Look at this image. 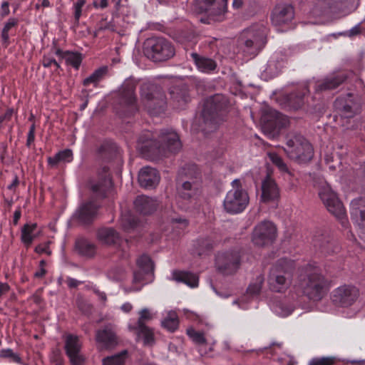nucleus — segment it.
<instances>
[{
    "instance_id": "nucleus-64",
    "label": "nucleus",
    "mask_w": 365,
    "mask_h": 365,
    "mask_svg": "<svg viewBox=\"0 0 365 365\" xmlns=\"http://www.w3.org/2000/svg\"><path fill=\"white\" fill-rule=\"evenodd\" d=\"M132 308L133 307L131 304L128 302L123 304L120 307L121 310L125 313H128L132 309Z\"/></svg>"
},
{
    "instance_id": "nucleus-7",
    "label": "nucleus",
    "mask_w": 365,
    "mask_h": 365,
    "mask_svg": "<svg viewBox=\"0 0 365 365\" xmlns=\"http://www.w3.org/2000/svg\"><path fill=\"white\" fill-rule=\"evenodd\" d=\"M140 96L144 107L151 115H159L164 111L166 100L159 86L150 82L143 83L140 86Z\"/></svg>"
},
{
    "instance_id": "nucleus-46",
    "label": "nucleus",
    "mask_w": 365,
    "mask_h": 365,
    "mask_svg": "<svg viewBox=\"0 0 365 365\" xmlns=\"http://www.w3.org/2000/svg\"><path fill=\"white\" fill-rule=\"evenodd\" d=\"M268 157L282 173H290L289 168L282 158L275 153H269Z\"/></svg>"
},
{
    "instance_id": "nucleus-20",
    "label": "nucleus",
    "mask_w": 365,
    "mask_h": 365,
    "mask_svg": "<svg viewBox=\"0 0 365 365\" xmlns=\"http://www.w3.org/2000/svg\"><path fill=\"white\" fill-rule=\"evenodd\" d=\"M139 319L135 327L130 326V329L136 331L138 338H142L145 345L151 344L153 342V333L150 329L145 326V322L152 318L151 314L147 308L143 309L139 312Z\"/></svg>"
},
{
    "instance_id": "nucleus-62",
    "label": "nucleus",
    "mask_w": 365,
    "mask_h": 365,
    "mask_svg": "<svg viewBox=\"0 0 365 365\" xmlns=\"http://www.w3.org/2000/svg\"><path fill=\"white\" fill-rule=\"evenodd\" d=\"M16 24L17 21L14 19H9V21L5 24L3 29L9 31L11 28L15 26Z\"/></svg>"
},
{
    "instance_id": "nucleus-39",
    "label": "nucleus",
    "mask_w": 365,
    "mask_h": 365,
    "mask_svg": "<svg viewBox=\"0 0 365 365\" xmlns=\"http://www.w3.org/2000/svg\"><path fill=\"white\" fill-rule=\"evenodd\" d=\"M36 228V224H26L21 229V241L26 247H29L36 238V235L34 231Z\"/></svg>"
},
{
    "instance_id": "nucleus-19",
    "label": "nucleus",
    "mask_w": 365,
    "mask_h": 365,
    "mask_svg": "<svg viewBox=\"0 0 365 365\" xmlns=\"http://www.w3.org/2000/svg\"><path fill=\"white\" fill-rule=\"evenodd\" d=\"M65 350L72 365H83L84 358L81 354V342L77 336L68 334L65 339Z\"/></svg>"
},
{
    "instance_id": "nucleus-33",
    "label": "nucleus",
    "mask_w": 365,
    "mask_h": 365,
    "mask_svg": "<svg viewBox=\"0 0 365 365\" xmlns=\"http://www.w3.org/2000/svg\"><path fill=\"white\" fill-rule=\"evenodd\" d=\"M284 66V58L279 53H275L268 61L264 71L270 77H274L281 71Z\"/></svg>"
},
{
    "instance_id": "nucleus-53",
    "label": "nucleus",
    "mask_w": 365,
    "mask_h": 365,
    "mask_svg": "<svg viewBox=\"0 0 365 365\" xmlns=\"http://www.w3.org/2000/svg\"><path fill=\"white\" fill-rule=\"evenodd\" d=\"M50 242H46L44 243L40 244L35 248V252L38 254H46L47 255H50L51 254V251L49 249Z\"/></svg>"
},
{
    "instance_id": "nucleus-58",
    "label": "nucleus",
    "mask_w": 365,
    "mask_h": 365,
    "mask_svg": "<svg viewBox=\"0 0 365 365\" xmlns=\"http://www.w3.org/2000/svg\"><path fill=\"white\" fill-rule=\"evenodd\" d=\"M35 140V125L32 124L29 128L27 136L26 145L29 147Z\"/></svg>"
},
{
    "instance_id": "nucleus-14",
    "label": "nucleus",
    "mask_w": 365,
    "mask_h": 365,
    "mask_svg": "<svg viewBox=\"0 0 365 365\" xmlns=\"http://www.w3.org/2000/svg\"><path fill=\"white\" fill-rule=\"evenodd\" d=\"M138 81L133 78H127L119 91L120 103L125 108V115L130 116L138 110L135 90Z\"/></svg>"
},
{
    "instance_id": "nucleus-45",
    "label": "nucleus",
    "mask_w": 365,
    "mask_h": 365,
    "mask_svg": "<svg viewBox=\"0 0 365 365\" xmlns=\"http://www.w3.org/2000/svg\"><path fill=\"white\" fill-rule=\"evenodd\" d=\"M107 72V67H101L96 70L91 76L83 80V85L88 86L90 84L98 83Z\"/></svg>"
},
{
    "instance_id": "nucleus-18",
    "label": "nucleus",
    "mask_w": 365,
    "mask_h": 365,
    "mask_svg": "<svg viewBox=\"0 0 365 365\" xmlns=\"http://www.w3.org/2000/svg\"><path fill=\"white\" fill-rule=\"evenodd\" d=\"M227 0H201L200 9L214 21H222L227 11Z\"/></svg>"
},
{
    "instance_id": "nucleus-48",
    "label": "nucleus",
    "mask_w": 365,
    "mask_h": 365,
    "mask_svg": "<svg viewBox=\"0 0 365 365\" xmlns=\"http://www.w3.org/2000/svg\"><path fill=\"white\" fill-rule=\"evenodd\" d=\"M212 245H213V242L210 238L200 240L197 242V254L199 255H202L206 251L212 249Z\"/></svg>"
},
{
    "instance_id": "nucleus-60",
    "label": "nucleus",
    "mask_w": 365,
    "mask_h": 365,
    "mask_svg": "<svg viewBox=\"0 0 365 365\" xmlns=\"http://www.w3.org/2000/svg\"><path fill=\"white\" fill-rule=\"evenodd\" d=\"M10 289V287L7 283L0 282V297L7 293Z\"/></svg>"
},
{
    "instance_id": "nucleus-11",
    "label": "nucleus",
    "mask_w": 365,
    "mask_h": 365,
    "mask_svg": "<svg viewBox=\"0 0 365 365\" xmlns=\"http://www.w3.org/2000/svg\"><path fill=\"white\" fill-rule=\"evenodd\" d=\"M232 187L226 195L223 205L226 212L237 214L246 208L249 203V197L247 192L242 188L240 180H234Z\"/></svg>"
},
{
    "instance_id": "nucleus-32",
    "label": "nucleus",
    "mask_w": 365,
    "mask_h": 365,
    "mask_svg": "<svg viewBox=\"0 0 365 365\" xmlns=\"http://www.w3.org/2000/svg\"><path fill=\"white\" fill-rule=\"evenodd\" d=\"M309 92L307 85L304 84L300 89L288 94L286 97L287 105L292 109H299L304 103V98Z\"/></svg>"
},
{
    "instance_id": "nucleus-25",
    "label": "nucleus",
    "mask_w": 365,
    "mask_h": 365,
    "mask_svg": "<svg viewBox=\"0 0 365 365\" xmlns=\"http://www.w3.org/2000/svg\"><path fill=\"white\" fill-rule=\"evenodd\" d=\"M294 16V9L291 5H278L273 11L272 21L276 26L287 24L293 19Z\"/></svg>"
},
{
    "instance_id": "nucleus-51",
    "label": "nucleus",
    "mask_w": 365,
    "mask_h": 365,
    "mask_svg": "<svg viewBox=\"0 0 365 365\" xmlns=\"http://www.w3.org/2000/svg\"><path fill=\"white\" fill-rule=\"evenodd\" d=\"M334 363L333 358L322 357L320 359H312L309 365H331Z\"/></svg>"
},
{
    "instance_id": "nucleus-28",
    "label": "nucleus",
    "mask_w": 365,
    "mask_h": 365,
    "mask_svg": "<svg viewBox=\"0 0 365 365\" xmlns=\"http://www.w3.org/2000/svg\"><path fill=\"white\" fill-rule=\"evenodd\" d=\"M264 282V277L262 275H258L256 278V282L252 283L247 288V295L242 297L240 299L233 301V304H237L240 309H247V301L250 297H255L260 292L262 284Z\"/></svg>"
},
{
    "instance_id": "nucleus-2",
    "label": "nucleus",
    "mask_w": 365,
    "mask_h": 365,
    "mask_svg": "<svg viewBox=\"0 0 365 365\" xmlns=\"http://www.w3.org/2000/svg\"><path fill=\"white\" fill-rule=\"evenodd\" d=\"M228 101L222 94H216L207 98L202 111L201 130L207 133L215 130L225 120L227 112Z\"/></svg>"
},
{
    "instance_id": "nucleus-35",
    "label": "nucleus",
    "mask_w": 365,
    "mask_h": 365,
    "mask_svg": "<svg viewBox=\"0 0 365 365\" xmlns=\"http://www.w3.org/2000/svg\"><path fill=\"white\" fill-rule=\"evenodd\" d=\"M191 56L198 70L203 73H210L217 66L215 61L211 58L200 56L197 53H192Z\"/></svg>"
},
{
    "instance_id": "nucleus-17",
    "label": "nucleus",
    "mask_w": 365,
    "mask_h": 365,
    "mask_svg": "<svg viewBox=\"0 0 365 365\" xmlns=\"http://www.w3.org/2000/svg\"><path fill=\"white\" fill-rule=\"evenodd\" d=\"M359 290L352 285L344 284L335 289L331 294L333 303L339 307L351 306L359 297Z\"/></svg>"
},
{
    "instance_id": "nucleus-13",
    "label": "nucleus",
    "mask_w": 365,
    "mask_h": 365,
    "mask_svg": "<svg viewBox=\"0 0 365 365\" xmlns=\"http://www.w3.org/2000/svg\"><path fill=\"white\" fill-rule=\"evenodd\" d=\"M138 269L133 273L132 290L139 291L144 284L153 279V264L151 259L146 255H141L136 261Z\"/></svg>"
},
{
    "instance_id": "nucleus-23",
    "label": "nucleus",
    "mask_w": 365,
    "mask_h": 365,
    "mask_svg": "<svg viewBox=\"0 0 365 365\" xmlns=\"http://www.w3.org/2000/svg\"><path fill=\"white\" fill-rule=\"evenodd\" d=\"M98 205L92 201L81 203L73 217L82 224L91 222L97 215Z\"/></svg>"
},
{
    "instance_id": "nucleus-57",
    "label": "nucleus",
    "mask_w": 365,
    "mask_h": 365,
    "mask_svg": "<svg viewBox=\"0 0 365 365\" xmlns=\"http://www.w3.org/2000/svg\"><path fill=\"white\" fill-rule=\"evenodd\" d=\"M42 65L45 68H48L51 66L52 65H54L56 66L57 68H60L59 63L54 59L51 58L44 57L42 61Z\"/></svg>"
},
{
    "instance_id": "nucleus-26",
    "label": "nucleus",
    "mask_w": 365,
    "mask_h": 365,
    "mask_svg": "<svg viewBox=\"0 0 365 365\" xmlns=\"http://www.w3.org/2000/svg\"><path fill=\"white\" fill-rule=\"evenodd\" d=\"M279 197V189L275 181L267 176L262 183L261 199L264 202H274Z\"/></svg>"
},
{
    "instance_id": "nucleus-61",
    "label": "nucleus",
    "mask_w": 365,
    "mask_h": 365,
    "mask_svg": "<svg viewBox=\"0 0 365 365\" xmlns=\"http://www.w3.org/2000/svg\"><path fill=\"white\" fill-rule=\"evenodd\" d=\"M9 13V3L6 1H4L1 4V16H6Z\"/></svg>"
},
{
    "instance_id": "nucleus-15",
    "label": "nucleus",
    "mask_w": 365,
    "mask_h": 365,
    "mask_svg": "<svg viewBox=\"0 0 365 365\" xmlns=\"http://www.w3.org/2000/svg\"><path fill=\"white\" fill-rule=\"evenodd\" d=\"M277 237V228L270 221L264 220L257 224L252 232V241L259 247L271 245Z\"/></svg>"
},
{
    "instance_id": "nucleus-16",
    "label": "nucleus",
    "mask_w": 365,
    "mask_h": 365,
    "mask_svg": "<svg viewBox=\"0 0 365 365\" xmlns=\"http://www.w3.org/2000/svg\"><path fill=\"white\" fill-rule=\"evenodd\" d=\"M240 262V257L237 251L219 253L215 259L217 269L224 275L235 273L239 269Z\"/></svg>"
},
{
    "instance_id": "nucleus-34",
    "label": "nucleus",
    "mask_w": 365,
    "mask_h": 365,
    "mask_svg": "<svg viewBox=\"0 0 365 365\" xmlns=\"http://www.w3.org/2000/svg\"><path fill=\"white\" fill-rule=\"evenodd\" d=\"M54 53L60 58L61 60H65L68 65H71L76 69L78 68L81 63L82 57L78 53L71 52L68 51H64L60 48L56 49Z\"/></svg>"
},
{
    "instance_id": "nucleus-4",
    "label": "nucleus",
    "mask_w": 365,
    "mask_h": 365,
    "mask_svg": "<svg viewBox=\"0 0 365 365\" xmlns=\"http://www.w3.org/2000/svg\"><path fill=\"white\" fill-rule=\"evenodd\" d=\"M267 29L263 23L255 24L244 29L238 39L240 51L245 56L254 57L267 43Z\"/></svg>"
},
{
    "instance_id": "nucleus-42",
    "label": "nucleus",
    "mask_w": 365,
    "mask_h": 365,
    "mask_svg": "<svg viewBox=\"0 0 365 365\" xmlns=\"http://www.w3.org/2000/svg\"><path fill=\"white\" fill-rule=\"evenodd\" d=\"M120 225L125 232H130L138 227V221L130 212H126L121 216Z\"/></svg>"
},
{
    "instance_id": "nucleus-12",
    "label": "nucleus",
    "mask_w": 365,
    "mask_h": 365,
    "mask_svg": "<svg viewBox=\"0 0 365 365\" xmlns=\"http://www.w3.org/2000/svg\"><path fill=\"white\" fill-rule=\"evenodd\" d=\"M289 123L287 117L276 110L267 108L261 117L262 130L269 138H274Z\"/></svg>"
},
{
    "instance_id": "nucleus-52",
    "label": "nucleus",
    "mask_w": 365,
    "mask_h": 365,
    "mask_svg": "<svg viewBox=\"0 0 365 365\" xmlns=\"http://www.w3.org/2000/svg\"><path fill=\"white\" fill-rule=\"evenodd\" d=\"M0 356L4 358H10L15 362H19L20 358L18 355L14 354L10 349H3L0 351Z\"/></svg>"
},
{
    "instance_id": "nucleus-24",
    "label": "nucleus",
    "mask_w": 365,
    "mask_h": 365,
    "mask_svg": "<svg viewBox=\"0 0 365 365\" xmlns=\"http://www.w3.org/2000/svg\"><path fill=\"white\" fill-rule=\"evenodd\" d=\"M158 171L150 166H145L140 169L138 173V182L141 187L145 188H153L160 182Z\"/></svg>"
},
{
    "instance_id": "nucleus-37",
    "label": "nucleus",
    "mask_w": 365,
    "mask_h": 365,
    "mask_svg": "<svg viewBox=\"0 0 365 365\" xmlns=\"http://www.w3.org/2000/svg\"><path fill=\"white\" fill-rule=\"evenodd\" d=\"M76 250L82 256L91 257L96 253V246L85 238H79L76 241Z\"/></svg>"
},
{
    "instance_id": "nucleus-63",
    "label": "nucleus",
    "mask_w": 365,
    "mask_h": 365,
    "mask_svg": "<svg viewBox=\"0 0 365 365\" xmlns=\"http://www.w3.org/2000/svg\"><path fill=\"white\" fill-rule=\"evenodd\" d=\"M93 5L95 8L100 7L101 9H104L108 6V0H101L99 4H98L97 2H94Z\"/></svg>"
},
{
    "instance_id": "nucleus-50",
    "label": "nucleus",
    "mask_w": 365,
    "mask_h": 365,
    "mask_svg": "<svg viewBox=\"0 0 365 365\" xmlns=\"http://www.w3.org/2000/svg\"><path fill=\"white\" fill-rule=\"evenodd\" d=\"M187 333L188 336L193 340V341L197 344H203L206 340L202 333L196 331L191 329H187Z\"/></svg>"
},
{
    "instance_id": "nucleus-22",
    "label": "nucleus",
    "mask_w": 365,
    "mask_h": 365,
    "mask_svg": "<svg viewBox=\"0 0 365 365\" xmlns=\"http://www.w3.org/2000/svg\"><path fill=\"white\" fill-rule=\"evenodd\" d=\"M96 339L99 347L103 349H112L118 344L114 326L111 324H106L102 329L98 330Z\"/></svg>"
},
{
    "instance_id": "nucleus-44",
    "label": "nucleus",
    "mask_w": 365,
    "mask_h": 365,
    "mask_svg": "<svg viewBox=\"0 0 365 365\" xmlns=\"http://www.w3.org/2000/svg\"><path fill=\"white\" fill-rule=\"evenodd\" d=\"M162 326L170 331H174L178 327V318L175 312L170 311L161 322Z\"/></svg>"
},
{
    "instance_id": "nucleus-47",
    "label": "nucleus",
    "mask_w": 365,
    "mask_h": 365,
    "mask_svg": "<svg viewBox=\"0 0 365 365\" xmlns=\"http://www.w3.org/2000/svg\"><path fill=\"white\" fill-rule=\"evenodd\" d=\"M126 351L104 359L103 365H123Z\"/></svg>"
},
{
    "instance_id": "nucleus-29",
    "label": "nucleus",
    "mask_w": 365,
    "mask_h": 365,
    "mask_svg": "<svg viewBox=\"0 0 365 365\" xmlns=\"http://www.w3.org/2000/svg\"><path fill=\"white\" fill-rule=\"evenodd\" d=\"M351 95L348 94V99L339 98L334 102V107L338 110L339 115L344 118H352L355 114L354 103L350 99Z\"/></svg>"
},
{
    "instance_id": "nucleus-3",
    "label": "nucleus",
    "mask_w": 365,
    "mask_h": 365,
    "mask_svg": "<svg viewBox=\"0 0 365 365\" xmlns=\"http://www.w3.org/2000/svg\"><path fill=\"white\" fill-rule=\"evenodd\" d=\"M298 287L309 299L320 300L326 293V280L319 267L307 264L299 270Z\"/></svg>"
},
{
    "instance_id": "nucleus-5",
    "label": "nucleus",
    "mask_w": 365,
    "mask_h": 365,
    "mask_svg": "<svg viewBox=\"0 0 365 365\" xmlns=\"http://www.w3.org/2000/svg\"><path fill=\"white\" fill-rule=\"evenodd\" d=\"M179 195L185 200L196 197L201 187V177L196 165H188L182 168L177 180Z\"/></svg>"
},
{
    "instance_id": "nucleus-27",
    "label": "nucleus",
    "mask_w": 365,
    "mask_h": 365,
    "mask_svg": "<svg viewBox=\"0 0 365 365\" xmlns=\"http://www.w3.org/2000/svg\"><path fill=\"white\" fill-rule=\"evenodd\" d=\"M345 79L346 76L344 73H334L327 76L322 81H317L315 85V89L317 91L331 90L341 84Z\"/></svg>"
},
{
    "instance_id": "nucleus-1",
    "label": "nucleus",
    "mask_w": 365,
    "mask_h": 365,
    "mask_svg": "<svg viewBox=\"0 0 365 365\" xmlns=\"http://www.w3.org/2000/svg\"><path fill=\"white\" fill-rule=\"evenodd\" d=\"M181 146L178 135L170 128L162 129L155 135L148 131L139 138V147L142 152L153 157L175 153L180 150Z\"/></svg>"
},
{
    "instance_id": "nucleus-55",
    "label": "nucleus",
    "mask_w": 365,
    "mask_h": 365,
    "mask_svg": "<svg viewBox=\"0 0 365 365\" xmlns=\"http://www.w3.org/2000/svg\"><path fill=\"white\" fill-rule=\"evenodd\" d=\"M51 361L55 364V365H63V360L61 356V354L58 351H55L53 352L52 356H51Z\"/></svg>"
},
{
    "instance_id": "nucleus-41",
    "label": "nucleus",
    "mask_w": 365,
    "mask_h": 365,
    "mask_svg": "<svg viewBox=\"0 0 365 365\" xmlns=\"http://www.w3.org/2000/svg\"><path fill=\"white\" fill-rule=\"evenodd\" d=\"M73 160V153L70 149H66L56 153L54 156L48 158V163L51 166L56 165L58 163H70Z\"/></svg>"
},
{
    "instance_id": "nucleus-49",
    "label": "nucleus",
    "mask_w": 365,
    "mask_h": 365,
    "mask_svg": "<svg viewBox=\"0 0 365 365\" xmlns=\"http://www.w3.org/2000/svg\"><path fill=\"white\" fill-rule=\"evenodd\" d=\"M85 4L86 0H78L73 4V9L76 24H78L79 22L80 17L81 16L83 12V7L84 6Z\"/></svg>"
},
{
    "instance_id": "nucleus-59",
    "label": "nucleus",
    "mask_w": 365,
    "mask_h": 365,
    "mask_svg": "<svg viewBox=\"0 0 365 365\" xmlns=\"http://www.w3.org/2000/svg\"><path fill=\"white\" fill-rule=\"evenodd\" d=\"M66 283L70 288H76L80 284L81 282L76 279L68 277L66 279Z\"/></svg>"
},
{
    "instance_id": "nucleus-40",
    "label": "nucleus",
    "mask_w": 365,
    "mask_h": 365,
    "mask_svg": "<svg viewBox=\"0 0 365 365\" xmlns=\"http://www.w3.org/2000/svg\"><path fill=\"white\" fill-rule=\"evenodd\" d=\"M272 309L273 312L278 316L285 317L292 314L294 307L289 304L286 300L276 301Z\"/></svg>"
},
{
    "instance_id": "nucleus-8",
    "label": "nucleus",
    "mask_w": 365,
    "mask_h": 365,
    "mask_svg": "<svg viewBox=\"0 0 365 365\" xmlns=\"http://www.w3.org/2000/svg\"><path fill=\"white\" fill-rule=\"evenodd\" d=\"M294 262L286 258H281L272 266L268 277L269 288L277 292H281L288 288L291 282V271Z\"/></svg>"
},
{
    "instance_id": "nucleus-10",
    "label": "nucleus",
    "mask_w": 365,
    "mask_h": 365,
    "mask_svg": "<svg viewBox=\"0 0 365 365\" xmlns=\"http://www.w3.org/2000/svg\"><path fill=\"white\" fill-rule=\"evenodd\" d=\"M318 194L327 210L341 221L343 227H346L348 222L345 217L344 206L336 192L326 181L319 183Z\"/></svg>"
},
{
    "instance_id": "nucleus-54",
    "label": "nucleus",
    "mask_w": 365,
    "mask_h": 365,
    "mask_svg": "<svg viewBox=\"0 0 365 365\" xmlns=\"http://www.w3.org/2000/svg\"><path fill=\"white\" fill-rule=\"evenodd\" d=\"M123 269L120 268H115L108 272V277L113 280H120L122 278Z\"/></svg>"
},
{
    "instance_id": "nucleus-43",
    "label": "nucleus",
    "mask_w": 365,
    "mask_h": 365,
    "mask_svg": "<svg viewBox=\"0 0 365 365\" xmlns=\"http://www.w3.org/2000/svg\"><path fill=\"white\" fill-rule=\"evenodd\" d=\"M314 246L318 247L322 252L326 254L336 252L339 250L338 247L334 245L333 242L325 237H322V238L316 240L314 241Z\"/></svg>"
},
{
    "instance_id": "nucleus-9",
    "label": "nucleus",
    "mask_w": 365,
    "mask_h": 365,
    "mask_svg": "<svg viewBox=\"0 0 365 365\" xmlns=\"http://www.w3.org/2000/svg\"><path fill=\"white\" fill-rule=\"evenodd\" d=\"M143 53L153 62H163L173 58L175 53L174 46L163 37L148 38L143 46Z\"/></svg>"
},
{
    "instance_id": "nucleus-38",
    "label": "nucleus",
    "mask_w": 365,
    "mask_h": 365,
    "mask_svg": "<svg viewBox=\"0 0 365 365\" xmlns=\"http://www.w3.org/2000/svg\"><path fill=\"white\" fill-rule=\"evenodd\" d=\"M170 94L178 108H182L190 101L189 94L185 88L175 87L170 91Z\"/></svg>"
},
{
    "instance_id": "nucleus-31",
    "label": "nucleus",
    "mask_w": 365,
    "mask_h": 365,
    "mask_svg": "<svg viewBox=\"0 0 365 365\" xmlns=\"http://www.w3.org/2000/svg\"><path fill=\"white\" fill-rule=\"evenodd\" d=\"M135 208L143 215L153 213L157 207L155 200L145 195L138 196L134 201Z\"/></svg>"
},
{
    "instance_id": "nucleus-56",
    "label": "nucleus",
    "mask_w": 365,
    "mask_h": 365,
    "mask_svg": "<svg viewBox=\"0 0 365 365\" xmlns=\"http://www.w3.org/2000/svg\"><path fill=\"white\" fill-rule=\"evenodd\" d=\"M361 33V24H358L352 27L349 31H346L344 34L349 37L355 36Z\"/></svg>"
},
{
    "instance_id": "nucleus-21",
    "label": "nucleus",
    "mask_w": 365,
    "mask_h": 365,
    "mask_svg": "<svg viewBox=\"0 0 365 365\" xmlns=\"http://www.w3.org/2000/svg\"><path fill=\"white\" fill-rule=\"evenodd\" d=\"M90 185L91 190L96 197H104L112 187L109 169L107 167H103L98 172V180L97 182L91 181Z\"/></svg>"
},
{
    "instance_id": "nucleus-36",
    "label": "nucleus",
    "mask_w": 365,
    "mask_h": 365,
    "mask_svg": "<svg viewBox=\"0 0 365 365\" xmlns=\"http://www.w3.org/2000/svg\"><path fill=\"white\" fill-rule=\"evenodd\" d=\"M98 237L101 242L107 245H115L120 242L118 233L113 228L100 229Z\"/></svg>"
},
{
    "instance_id": "nucleus-6",
    "label": "nucleus",
    "mask_w": 365,
    "mask_h": 365,
    "mask_svg": "<svg viewBox=\"0 0 365 365\" xmlns=\"http://www.w3.org/2000/svg\"><path fill=\"white\" fill-rule=\"evenodd\" d=\"M284 150L287 155L298 163L309 162L314 155V150L309 141L300 134L288 133L286 136V147Z\"/></svg>"
},
{
    "instance_id": "nucleus-30",
    "label": "nucleus",
    "mask_w": 365,
    "mask_h": 365,
    "mask_svg": "<svg viewBox=\"0 0 365 365\" xmlns=\"http://www.w3.org/2000/svg\"><path fill=\"white\" fill-rule=\"evenodd\" d=\"M169 279L178 283H183L191 288L198 286V277L189 272L175 270Z\"/></svg>"
}]
</instances>
